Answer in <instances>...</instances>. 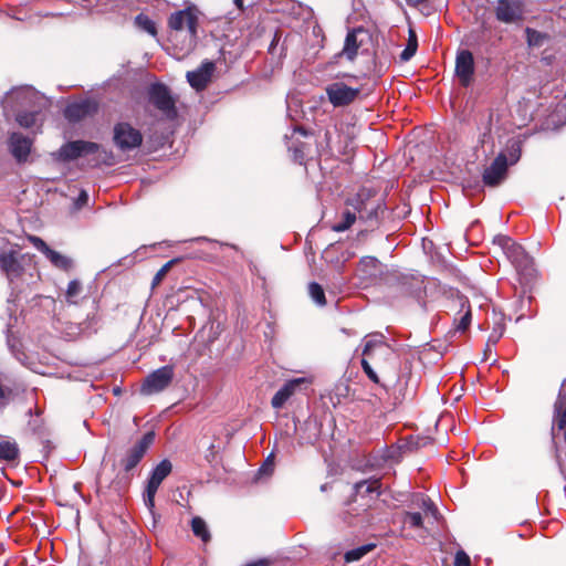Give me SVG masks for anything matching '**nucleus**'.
<instances>
[{"mask_svg":"<svg viewBox=\"0 0 566 566\" xmlns=\"http://www.w3.org/2000/svg\"><path fill=\"white\" fill-rule=\"evenodd\" d=\"M482 29H483V30H488V27H486V24H485V23H483V24H482Z\"/></svg>","mask_w":566,"mask_h":566,"instance_id":"56","label":"nucleus"},{"mask_svg":"<svg viewBox=\"0 0 566 566\" xmlns=\"http://www.w3.org/2000/svg\"><path fill=\"white\" fill-rule=\"evenodd\" d=\"M149 102L167 118L176 119L178 111L176 108V99L172 97L170 90L163 83H155L149 87Z\"/></svg>","mask_w":566,"mask_h":566,"instance_id":"2","label":"nucleus"},{"mask_svg":"<svg viewBox=\"0 0 566 566\" xmlns=\"http://www.w3.org/2000/svg\"><path fill=\"white\" fill-rule=\"evenodd\" d=\"M304 144H298V145H295L293 147V157H294V160L302 164V161L304 160L305 158V153H304Z\"/></svg>","mask_w":566,"mask_h":566,"instance_id":"46","label":"nucleus"},{"mask_svg":"<svg viewBox=\"0 0 566 566\" xmlns=\"http://www.w3.org/2000/svg\"><path fill=\"white\" fill-rule=\"evenodd\" d=\"M19 457V448L15 442L2 441L0 442V459L6 461H13Z\"/></svg>","mask_w":566,"mask_h":566,"instance_id":"26","label":"nucleus"},{"mask_svg":"<svg viewBox=\"0 0 566 566\" xmlns=\"http://www.w3.org/2000/svg\"><path fill=\"white\" fill-rule=\"evenodd\" d=\"M504 334V326L499 324L497 326H495L492 331V333L490 334L489 338H488V342L491 343L492 345H495L499 339L503 336Z\"/></svg>","mask_w":566,"mask_h":566,"instance_id":"44","label":"nucleus"},{"mask_svg":"<svg viewBox=\"0 0 566 566\" xmlns=\"http://www.w3.org/2000/svg\"><path fill=\"white\" fill-rule=\"evenodd\" d=\"M4 397V390L2 388V386L0 385V398H3Z\"/></svg>","mask_w":566,"mask_h":566,"instance_id":"55","label":"nucleus"},{"mask_svg":"<svg viewBox=\"0 0 566 566\" xmlns=\"http://www.w3.org/2000/svg\"><path fill=\"white\" fill-rule=\"evenodd\" d=\"M525 33L530 46H542L547 39L546 34L531 28H526Z\"/></svg>","mask_w":566,"mask_h":566,"instance_id":"31","label":"nucleus"},{"mask_svg":"<svg viewBox=\"0 0 566 566\" xmlns=\"http://www.w3.org/2000/svg\"><path fill=\"white\" fill-rule=\"evenodd\" d=\"M0 268L10 281L21 276L23 266L15 251H9L0 254Z\"/></svg>","mask_w":566,"mask_h":566,"instance_id":"17","label":"nucleus"},{"mask_svg":"<svg viewBox=\"0 0 566 566\" xmlns=\"http://www.w3.org/2000/svg\"><path fill=\"white\" fill-rule=\"evenodd\" d=\"M359 270L366 277H378L382 274V265L375 256H364L359 262Z\"/></svg>","mask_w":566,"mask_h":566,"instance_id":"22","label":"nucleus"},{"mask_svg":"<svg viewBox=\"0 0 566 566\" xmlns=\"http://www.w3.org/2000/svg\"><path fill=\"white\" fill-rule=\"evenodd\" d=\"M46 258L55 268L60 270L69 272L73 269V260L55 250H52Z\"/></svg>","mask_w":566,"mask_h":566,"instance_id":"24","label":"nucleus"},{"mask_svg":"<svg viewBox=\"0 0 566 566\" xmlns=\"http://www.w3.org/2000/svg\"><path fill=\"white\" fill-rule=\"evenodd\" d=\"M428 0H406L407 4L410 7H418L420 4L426 3Z\"/></svg>","mask_w":566,"mask_h":566,"instance_id":"50","label":"nucleus"},{"mask_svg":"<svg viewBox=\"0 0 566 566\" xmlns=\"http://www.w3.org/2000/svg\"><path fill=\"white\" fill-rule=\"evenodd\" d=\"M176 263V260H170L168 261L167 263H165L159 270L158 272L155 274L154 279H153V282H151V286L155 287L157 285H159L161 283V281L164 280V277L167 275L168 271L170 270V268L172 266V264Z\"/></svg>","mask_w":566,"mask_h":566,"instance_id":"38","label":"nucleus"},{"mask_svg":"<svg viewBox=\"0 0 566 566\" xmlns=\"http://www.w3.org/2000/svg\"><path fill=\"white\" fill-rule=\"evenodd\" d=\"M374 346V343L371 340H368L365 346H364V350H363V354L366 355L369 353V350L373 348Z\"/></svg>","mask_w":566,"mask_h":566,"instance_id":"52","label":"nucleus"},{"mask_svg":"<svg viewBox=\"0 0 566 566\" xmlns=\"http://www.w3.org/2000/svg\"><path fill=\"white\" fill-rule=\"evenodd\" d=\"M135 24L150 35H156L157 30L155 23L145 14L140 13L135 18Z\"/></svg>","mask_w":566,"mask_h":566,"instance_id":"33","label":"nucleus"},{"mask_svg":"<svg viewBox=\"0 0 566 566\" xmlns=\"http://www.w3.org/2000/svg\"><path fill=\"white\" fill-rule=\"evenodd\" d=\"M361 367H363V370L365 371V374L368 376V378L371 381H374L375 384H380V380H379L377 374L375 373V370L371 368V366L369 365V363L366 359H361Z\"/></svg>","mask_w":566,"mask_h":566,"instance_id":"43","label":"nucleus"},{"mask_svg":"<svg viewBox=\"0 0 566 566\" xmlns=\"http://www.w3.org/2000/svg\"><path fill=\"white\" fill-rule=\"evenodd\" d=\"M38 119V112H20L17 114V123L24 128H30L35 125Z\"/></svg>","mask_w":566,"mask_h":566,"instance_id":"29","label":"nucleus"},{"mask_svg":"<svg viewBox=\"0 0 566 566\" xmlns=\"http://www.w3.org/2000/svg\"><path fill=\"white\" fill-rule=\"evenodd\" d=\"M475 71L474 57L471 51L461 50L455 56V75L463 87H468L473 82Z\"/></svg>","mask_w":566,"mask_h":566,"instance_id":"10","label":"nucleus"},{"mask_svg":"<svg viewBox=\"0 0 566 566\" xmlns=\"http://www.w3.org/2000/svg\"><path fill=\"white\" fill-rule=\"evenodd\" d=\"M304 382L303 378H296L286 381L273 396L271 406L274 409H281L285 402L295 394L297 388Z\"/></svg>","mask_w":566,"mask_h":566,"instance_id":"19","label":"nucleus"},{"mask_svg":"<svg viewBox=\"0 0 566 566\" xmlns=\"http://www.w3.org/2000/svg\"><path fill=\"white\" fill-rule=\"evenodd\" d=\"M8 147L13 158L19 163H25L31 151L32 139L21 133H11L8 139Z\"/></svg>","mask_w":566,"mask_h":566,"instance_id":"16","label":"nucleus"},{"mask_svg":"<svg viewBox=\"0 0 566 566\" xmlns=\"http://www.w3.org/2000/svg\"><path fill=\"white\" fill-rule=\"evenodd\" d=\"M507 176V157L505 153H500L492 164L485 168L482 180L485 186L497 187Z\"/></svg>","mask_w":566,"mask_h":566,"instance_id":"11","label":"nucleus"},{"mask_svg":"<svg viewBox=\"0 0 566 566\" xmlns=\"http://www.w3.org/2000/svg\"><path fill=\"white\" fill-rule=\"evenodd\" d=\"M172 464L168 459L161 460L153 470L144 492V503L151 514H154L155 495L161 482L170 474Z\"/></svg>","mask_w":566,"mask_h":566,"instance_id":"3","label":"nucleus"},{"mask_svg":"<svg viewBox=\"0 0 566 566\" xmlns=\"http://www.w3.org/2000/svg\"><path fill=\"white\" fill-rule=\"evenodd\" d=\"M356 214L350 211H345L343 213V220L340 222L335 223L332 229L336 232H343L350 228V226L355 222Z\"/></svg>","mask_w":566,"mask_h":566,"instance_id":"35","label":"nucleus"},{"mask_svg":"<svg viewBox=\"0 0 566 566\" xmlns=\"http://www.w3.org/2000/svg\"><path fill=\"white\" fill-rule=\"evenodd\" d=\"M417 48H418V42H417L416 33L412 30H410L407 46L400 53V61H402V62L409 61L416 54Z\"/></svg>","mask_w":566,"mask_h":566,"instance_id":"27","label":"nucleus"},{"mask_svg":"<svg viewBox=\"0 0 566 566\" xmlns=\"http://www.w3.org/2000/svg\"><path fill=\"white\" fill-rule=\"evenodd\" d=\"M495 17L503 23H516L523 19V4L518 0H497Z\"/></svg>","mask_w":566,"mask_h":566,"instance_id":"12","label":"nucleus"},{"mask_svg":"<svg viewBox=\"0 0 566 566\" xmlns=\"http://www.w3.org/2000/svg\"><path fill=\"white\" fill-rule=\"evenodd\" d=\"M95 323H96L95 316L93 315L91 317L90 315H87L86 321H84L77 325H71L70 329H72V331L69 334L70 335H81V334L87 332L88 329H92L94 327Z\"/></svg>","mask_w":566,"mask_h":566,"instance_id":"34","label":"nucleus"},{"mask_svg":"<svg viewBox=\"0 0 566 566\" xmlns=\"http://www.w3.org/2000/svg\"><path fill=\"white\" fill-rule=\"evenodd\" d=\"M359 93V88L349 87L343 82H335L326 87L328 101L334 107H344L352 104Z\"/></svg>","mask_w":566,"mask_h":566,"instance_id":"9","label":"nucleus"},{"mask_svg":"<svg viewBox=\"0 0 566 566\" xmlns=\"http://www.w3.org/2000/svg\"><path fill=\"white\" fill-rule=\"evenodd\" d=\"M168 24L170 29L175 31H181L184 28H187L191 42L197 36L198 18L189 9L172 13L169 18Z\"/></svg>","mask_w":566,"mask_h":566,"instance_id":"13","label":"nucleus"},{"mask_svg":"<svg viewBox=\"0 0 566 566\" xmlns=\"http://www.w3.org/2000/svg\"><path fill=\"white\" fill-rule=\"evenodd\" d=\"M234 1V4L239 8V9H243V0H233Z\"/></svg>","mask_w":566,"mask_h":566,"instance_id":"53","label":"nucleus"},{"mask_svg":"<svg viewBox=\"0 0 566 566\" xmlns=\"http://www.w3.org/2000/svg\"><path fill=\"white\" fill-rule=\"evenodd\" d=\"M276 42H277V34L274 35V39H273V41H272V43L270 45V49H269L270 51L273 50V48L275 46Z\"/></svg>","mask_w":566,"mask_h":566,"instance_id":"54","label":"nucleus"},{"mask_svg":"<svg viewBox=\"0 0 566 566\" xmlns=\"http://www.w3.org/2000/svg\"><path fill=\"white\" fill-rule=\"evenodd\" d=\"M154 441L155 432L149 431L127 449L125 455L120 460V465L125 472H129L137 467Z\"/></svg>","mask_w":566,"mask_h":566,"instance_id":"5","label":"nucleus"},{"mask_svg":"<svg viewBox=\"0 0 566 566\" xmlns=\"http://www.w3.org/2000/svg\"><path fill=\"white\" fill-rule=\"evenodd\" d=\"M504 253L507 259L516 266V269L525 271L531 269L532 259L521 244L513 241L509 247H506Z\"/></svg>","mask_w":566,"mask_h":566,"instance_id":"18","label":"nucleus"},{"mask_svg":"<svg viewBox=\"0 0 566 566\" xmlns=\"http://www.w3.org/2000/svg\"><path fill=\"white\" fill-rule=\"evenodd\" d=\"M88 201V195L85 190H81L78 197L76 198L75 200V207L77 209H81L82 207H84Z\"/></svg>","mask_w":566,"mask_h":566,"instance_id":"48","label":"nucleus"},{"mask_svg":"<svg viewBox=\"0 0 566 566\" xmlns=\"http://www.w3.org/2000/svg\"><path fill=\"white\" fill-rule=\"evenodd\" d=\"M98 109V104L91 98L71 103L64 111V116L70 122H80L87 116L94 115Z\"/></svg>","mask_w":566,"mask_h":566,"instance_id":"15","label":"nucleus"},{"mask_svg":"<svg viewBox=\"0 0 566 566\" xmlns=\"http://www.w3.org/2000/svg\"><path fill=\"white\" fill-rule=\"evenodd\" d=\"M308 293H310V296L312 297V300L316 304H318L321 306L326 304L324 290L318 283H316V282L310 283Z\"/></svg>","mask_w":566,"mask_h":566,"instance_id":"32","label":"nucleus"},{"mask_svg":"<svg viewBox=\"0 0 566 566\" xmlns=\"http://www.w3.org/2000/svg\"><path fill=\"white\" fill-rule=\"evenodd\" d=\"M417 499H418V501H420V503H418V505L422 509V511L424 513H431L432 515H436L438 513V510H437L434 503L429 497L419 495Z\"/></svg>","mask_w":566,"mask_h":566,"instance_id":"39","label":"nucleus"},{"mask_svg":"<svg viewBox=\"0 0 566 566\" xmlns=\"http://www.w3.org/2000/svg\"><path fill=\"white\" fill-rule=\"evenodd\" d=\"M471 318H472L471 310L468 308L467 312L461 316V318L457 323L455 329L459 332H464L470 326Z\"/></svg>","mask_w":566,"mask_h":566,"instance_id":"42","label":"nucleus"},{"mask_svg":"<svg viewBox=\"0 0 566 566\" xmlns=\"http://www.w3.org/2000/svg\"><path fill=\"white\" fill-rule=\"evenodd\" d=\"M29 240L33 247L42 252L45 256H48V254L52 251V249L39 237L31 235L29 237Z\"/></svg>","mask_w":566,"mask_h":566,"instance_id":"41","label":"nucleus"},{"mask_svg":"<svg viewBox=\"0 0 566 566\" xmlns=\"http://www.w3.org/2000/svg\"><path fill=\"white\" fill-rule=\"evenodd\" d=\"M380 485L381 484L377 479L370 481L364 480L355 483L354 491L356 495L361 497L371 494H376V496H378L380 494Z\"/></svg>","mask_w":566,"mask_h":566,"instance_id":"23","label":"nucleus"},{"mask_svg":"<svg viewBox=\"0 0 566 566\" xmlns=\"http://www.w3.org/2000/svg\"><path fill=\"white\" fill-rule=\"evenodd\" d=\"M403 523L412 528H421L423 526L422 515L419 512H406Z\"/></svg>","mask_w":566,"mask_h":566,"instance_id":"36","label":"nucleus"},{"mask_svg":"<svg viewBox=\"0 0 566 566\" xmlns=\"http://www.w3.org/2000/svg\"><path fill=\"white\" fill-rule=\"evenodd\" d=\"M113 133V142L122 151L133 150L143 143L142 133L128 123H117Z\"/></svg>","mask_w":566,"mask_h":566,"instance_id":"4","label":"nucleus"},{"mask_svg":"<svg viewBox=\"0 0 566 566\" xmlns=\"http://www.w3.org/2000/svg\"><path fill=\"white\" fill-rule=\"evenodd\" d=\"M214 458V444H210L208 448V453L206 454V459L211 461Z\"/></svg>","mask_w":566,"mask_h":566,"instance_id":"49","label":"nucleus"},{"mask_svg":"<svg viewBox=\"0 0 566 566\" xmlns=\"http://www.w3.org/2000/svg\"><path fill=\"white\" fill-rule=\"evenodd\" d=\"M385 209L380 203L365 205L359 209V219L367 222V226L373 228L378 224L380 216L384 214Z\"/></svg>","mask_w":566,"mask_h":566,"instance_id":"21","label":"nucleus"},{"mask_svg":"<svg viewBox=\"0 0 566 566\" xmlns=\"http://www.w3.org/2000/svg\"><path fill=\"white\" fill-rule=\"evenodd\" d=\"M192 533L199 537L202 542L207 543L210 541L211 535L208 530L207 523L203 518L196 516L191 520Z\"/></svg>","mask_w":566,"mask_h":566,"instance_id":"25","label":"nucleus"},{"mask_svg":"<svg viewBox=\"0 0 566 566\" xmlns=\"http://www.w3.org/2000/svg\"><path fill=\"white\" fill-rule=\"evenodd\" d=\"M214 70L216 65L213 62L203 61L198 69L187 72L186 77L192 88L202 91L210 83Z\"/></svg>","mask_w":566,"mask_h":566,"instance_id":"14","label":"nucleus"},{"mask_svg":"<svg viewBox=\"0 0 566 566\" xmlns=\"http://www.w3.org/2000/svg\"><path fill=\"white\" fill-rule=\"evenodd\" d=\"M229 245H230L232 249H235V250L238 249V248H237V245H234V244H229Z\"/></svg>","mask_w":566,"mask_h":566,"instance_id":"57","label":"nucleus"},{"mask_svg":"<svg viewBox=\"0 0 566 566\" xmlns=\"http://www.w3.org/2000/svg\"><path fill=\"white\" fill-rule=\"evenodd\" d=\"M454 566H470V558L464 552H458L455 555Z\"/></svg>","mask_w":566,"mask_h":566,"instance_id":"47","label":"nucleus"},{"mask_svg":"<svg viewBox=\"0 0 566 566\" xmlns=\"http://www.w3.org/2000/svg\"><path fill=\"white\" fill-rule=\"evenodd\" d=\"M554 420L552 424V441L554 444L559 439L566 442V386L563 384L554 405Z\"/></svg>","mask_w":566,"mask_h":566,"instance_id":"8","label":"nucleus"},{"mask_svg":"<svg viewBox=\"0 0 566 566\" xmlns=\"http://www.w3.org/2000/svg\"><path fill=\"white\" fill-rule=\"evenodd\" d=\"M507 154V166L514 165L520 160L521 157V146L517 142H513L506 149Z\"/></svg>","mask_w":566,"mask_h":566,"instance_id":"37","label":"nucleus"},{"mask_svg":"<svg viewBox=\"0 0 566 566\" xmlns=\"http://www.w3.org/2000/svg\"><path fill=\"white\" fill-rule=\"evenodd\" d=\"M29 240L33 247L42 252L45 256H48V254L52 251V249L39 237L31 235L29 237Z\"/></svg>","mask_w":566,"mask_h":566,"instance_id":"40","label":"nucleus"},{"mask_svg":"<svg viewBox=\"0 0 566 566\" xmlns=\"http://www.w3.org/2000/svg\"><path fill=\"white\" fill-rule=\"evenodd\" d=\"M97 155L94 165L105 164L113 165V155L104 149L97 143L87 140L67 142L53 154L55 158L63 163H69L87 155Z\"/></svg>","mask_w":566,"mask_h":566,"instance_id":"1","label":"nucleus"},{"mask_svg":"<svg viewBox=\"0 0 566 566\" xmlns=\"http://www.w3.org/2000/svg\"><path fill=\"white\" fill-rule=\"evenodd\" d=\"M493 242L504 251L506 247L513 242V240L507 235L499 234L494 238Z\"/></svg>","mask_w":566,"mask_h":566,"instance_id":"45","label":"nucleus"},{"mask_svg":"<svg viewBox=\"0 0 566 566\" xmlns=\"http://www.w3.org/2000/svg\"><path fill=\"white\" fill-rule=\"evenodd\" d=\"M375 547V545L373 544H367V545H363L360 547H357V548H354V549H350L348 552H346L345 554V560L346 562H356V560H359L363 556H365L368 552H370L373 548Z\"/></svg>","mask_w":566,"mask_h":566,"instance_id":"30","label":"nucleus"},{"mask_svg":"<svg viewBox=\"0 0 566 566\" xmlns=\"http://www.w3.org/2000/svg\"><path fill=\"white\" fill-rule=\"evenodd\" d=\"M397 290L405 296L415 298L422 307H424L426 285L424 280L420 275L399 274L396 275Z\"/></svg>","mask_w":566,"mask_h":566,"instance_id":"6","label":"nucleus"},{"mask_svg":"<svg viewBox=\"0 0 566 566\" xmlns=\"http://www.w3.org/2000/svg\"><path fill=\"white\" fill-rule=\"evenodd\" d=\"M363 32V28H356L348 31L345 38L344 48L337 55H335V57H345L350 62L354 61L357 56L358 49L361 45V42L358 41L357 35Z\"/></svg>","mask_w":566,"mask_h":566,"instance_id":"20","label":"nucleus"},{"mask_svg":"<svg viewBox=\"0 0 566 566\" xmlns=\"http://www.w3.org/2000/svg\"><path fill=\"white\" fill-rule=\"evenodd\" d=\"M491 346H492V344H491V343H489V342H486V345H485V348H484V352H483V354H484V360H488V359L490 358V355H491V353H492V350H491Z\"/></svg>","mask_w":566,"mask_h":566,"instance_id":"51","label":"nucleus"},{"mask_svg":"<svg viewBox=\"0 0 566 566\" xmlns=\"http://www.w3.org/2000/svg\"><path fill=\"white\" fill-rule=\"evenodd\" d=\"M82 293V284L78 280H72L65 292V300L70 304H76V298Z\"/></svg>","mask_w":566,"mask_h":566,"instance_id":"28","label":"nucleus"},{"mask_svg":"<svg viewBox=\"0 0 566 566\" xmlns=\"http://www.w3.org/2000/svg\"><path fill=\"white\" fill-rule=\"evenodd\" d=\"M174 378V368L169 365L163 366L149 374L140 388L142 394L153 395L165 390Z\"/></svg>","mask_w":566,"mask_h":566,"instance_id":"7","label":"nucleus"}]
</instances>
